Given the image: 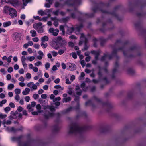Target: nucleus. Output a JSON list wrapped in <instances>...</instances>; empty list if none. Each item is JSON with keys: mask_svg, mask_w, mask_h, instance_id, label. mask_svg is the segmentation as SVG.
I'll return each instance as SVG.
<instances>
[{"mask_svg": "<svg viewBox=\"0 0 146 146\" xmlns=\"http://www.w3.org/2000/svg\"><path fill=\"white\" fill-rule=\"evenodd\" d=\"M7 115L6 114L0 113V119H4L7 117Z\"/></svg>", "mask_w": 146, "mask_h": 146, "instance_id": "cd10ccee", "label": "nucleus"}, {"mask_svg": "<svg viewBox=\"0 0 146 146\" xmlns=\"http://www.w3.org/2000/svg\"><path fill=\"white\" fill-rule=\"evenodd\" d=\"M32 40L34 42H37L38 41L39 39L37 37H36L33 38Z\"/></svg>", "mask_w": 146, "mask_h": 146, "instance_id": "09e8293b", "label": "nucleus"}, {"mask_svg": "<svg viewBox=\"0 0 146 146\" xmlns=\"http://www.w3.org/2000/svg\"><path fill=\"white\" fill-rule=\"evenodd\" d=\"M49 109H50V110L51 111H55V108L52 106H49Z\"/></svg>", "mask_w": 146, "mask_h": 146, "instance_id": "4d7b16f0", "label": "nucleus"}, {"mask_svg": "<svg viewBox=\"0 0 146 146\" xmlns=\"http://www.w3.org/2000/svg\"><path fill=\"white\" fill-rule=\"evenodd\" d=\"M80 63L82 67H84L86 65V63L84 60H82L80 61Z\"/></svg>", "mask_w": 146, "mask_h": 146, "instance_id": "ea45409f", "label": "nucleus"}, {"mask_svg": "<svg viewBox=\"0 0 146 146\" xmlns=\"http://www.w3.org/2000/svg\"><path fill=\"white\" fill-rule=\"evenodd\" d=\"M33 97L36 100L38 98L39 95L37 94H35L33 95Z\"/></svg>", "mask_w": 146, "mask_h": 146, "instance_id": "a19ab883", "label": "nucleus"}, {"mask_svg": "<svg viewBox=\"0 0 146 146\" xmlns=\"http://www.w3.org/2000/svg\"><path fill=\"white\" fill-rule=\"evenodd\" d=\"M12 57V56H10L8 57L7 58V62H8L10 63L11 62Z\"/></svg>", "mask_w": 146, "mask_h": 146, "instance_id": "338daca9", "label": "nucleus"}, {"mask_svg": "<svg viewBox=\"0 0 146 146\" xmlns=\"http://www.w3.org/2000/svg\"><path fill=\"white\" fill-rule=\"evenodd\" d=\"M74 30V29L73 27H68L67 31V33L70 34L73 32Z\"/></svg>", "mask_w": 146, "mask_h": 146, "instance_id": "dca6fc26", "label": "nucleus"}, {"mask_svg": "<svg viewBox=\"0 0 146 146\" xmlns=\"http://www.w3.org/2000/svg\"><path fill=\"white\" fill-rule=\"evenodd\" d=\"M50 64L48 62L46 63L45 65V67L46 70L48 69L50 67Z\"/></svg>", "mask_w": 146, "mask_h": 146, "instance_id": "4c0bfd02", "label": "nucleus"}, {"mask_svg": "<svg viewBox=\"0 0 146 146\" xmlns=\"http://www.w3.org/2000/svg\"><path fill=\"white\" fill-rule=\"evenodd\" d=\"M51 53H52V55L54 57L56 56L58 54V53L54 51H52L51 52Z\"/></svg>", "mask_w": 146, "mask_h": 146, "instance_id": "a18cd8bd", "label": "nucleus"}, {"mask_svg": "<svg viewBox=\"0 0 146 146\" xmlns=\"http://www.w3.org/2000/svg\"><path fill=\"white\" fill-rule=\"evenodd\" d=\"M82 27V25H80L79 26H78L77 27L76 29V33L77 34H79V32L80 31V30L81 28Z\"/></svg>", "mask_w": 146, "mask_h": 146, "instance_id": "4be33fe9", "label": "nucleus"}, {"mask_svg": "<svg viewBox=\"0 0 146 146\" xmlns=\"http://www.w3.org/2000/svg\"><path fill=\"white\" fill-rule=\"evenodd\" d=\"M30 91V89L28 88H26L25 90L22 92V94L24 95H27L28 94Z\"/></svg>", "mask_w": 146, "mask_h": 146, "instance_id": "4468645a", "label": "nucleus"}, {"mask_svg": "<svg viewBox=\"0 0 146 146\" xmlns=\"http://www.w3.org/2000/svg\"><path fill=\"white\" fill-rule=\"evenodd\" d=\"M61 99V98L60 97H56L55 98L54 100H53V101L54 102H55V101H57V100H60Z\"/></svg>", "mask_w": 146, "mask_h": 146, "instance_id": "0e129e2a", "label": "nucleus"}, {"mask_svg": "<svg viewBox=\"0 0 146 146\" xmlns=\"http://www.w3.org/2000/svg\"><path fill=\"white\" fill-rule=\"evenodd\" d=\"M49 31L50 33H52L53 36H56L58 35V33L59 32V30L57 29H54L53 28H50L49 29Z\"/></svg>", "mask_w": 146, "mask_h": 146, "instance_id": "7ed1b4c3", "label": "nucleus"}, {"mask_svg": "<svg viewBox=\"0 0 146 146\" xmlns=\"http://www.w3.org/2000/svg\"><path fill=\"white\" fill-rule=\"evenodd\" d=\"M69 38L71 39H77V37H76L74 35H72L71 36H70L69 37Z\"/></svg>", "mask_w": 146, "mask_h": 146, "instance_id": "13d9d810", "label": "nucleus"}, {"mask_svg": "<svg viewBox=\"0 0 146 146\" xmlns=\"http://www.w3.org/2000/svg\"><path fill=\"white\" fill-rule=\"evenodd\" d=\"M69 68L68 69L70 70H75L76 69V65L73 63H70L68 64Z\"/></svg>", "mask_w": 146, "mask_h": 146, "instance_id": "6e6552de", "label": "nucleus"}, {"mask_svg": "<svg viewBox=\"0 0 146 146\" xmlns=\"http://www.w3.org/2000/svg\"><path fill=\"white\" fill-rule=\"evenodd\" d=\"M30 33L31 34V36L32 37H35L37 36L36 32L34 30H31L30 31Z\"/></svg>", "mask_w": 146, "mask_h": 146, "instance_id": "a211bd4d", "label": "nucleus"}, {"mask_svg": "<svg viewBox=\"0 0 146 146\" xmlns=\"http://www.w3.org/2000/svg\"><path fill=\"white\" fill-rule=\"evenodd\" d=\"M11 24V22L10 21L5 22L3 23V26L4 27H6L10 26Z\"/></svg>", "mask_w": 146, "mask_h": 146, "instance_id": "412c9836", "label": "nucleus"}, {"mask_svg": "<svg viewBox=\"0 0 146 146\" xmlns=\"http://www.w3.org/2000/svg\"><path fill=\"white\" fill-rule=\"evenodd\" d=\"M42 23L41 22L35 23L33 25V27L35 30H37L43 27V26H42Z\"/></svg>", "mask_w": 146, "mask_h": 146, "instance_id": "423d86ee", "label": "nucleus"}, {"mask_svg": "<svg viewBox=\"0 0 146 146\" xmlns=\"http://www.w3.org/2000/svg\"><path fill=\"white\" fill-rule=\"evenodd\" d=\"M18 114V113L17 111H15V112H14L13 111H12L11 112V114L13 116H15L17 114Z\"/></svg>", "mask_w": 146, "mask_h": 146, "instance_id": "79ce46f5", "label": "nucleus"}, {"mask_svg": "<svg viewBox=\"0 0 146 146\" xmlns=\"http://www.w3.org/2000/svg\"><path fill=\"white\" fill-rule=\"evenodd\" d=\"M7 102V100L4 99L2 101H0V107H2L3 105L6 103Z\"/></svg>", "mask_w": 146, "mask_h": 146, "instance_id": "c85d7f7f", "label": "nucleus"}, {"mask_svg": "<svg viewBox=\"0 0 146 146\" xmlns=\"http://www.w3.org/2000/svg\"><path fill=\"white\" fill-rule=\"evenodd\" d=\"M62 48H63L62 49H60L58 51V52L60 55H61L63 54L66 50V47L64 46Z\"/></svg>", "mask_w": 146, "mask_h": 146, "instance_id": "f3484780", "label": "nucleus"}, {"mask_svg": "<svg viewBox=\"0 0 146 146\" xmlns=\"http://www.w3.org/2000/svg\"><path fill=\"white\" fill-rule=\"evenodd\" d=\"M33 18L35 20H38L40 21H42V19L40 18L39 16H34Z\"/></svg>", "mask_w": 146, "mask_h": 146, "instance_id": "de8ad7c7", "label": "nucleus"}, {"mask_svg": "<svg viewBox=\"0 0 146 146\" xmlns=\"http://www.w3.org/2000/svg\"><path fill=\"white\" fill-rule=\"evenodd\" d=\"M71 100V98L70 97H68L67 98H64L63 99L62 102H67L70 101Z\"/></svg>", "mask_w": 146, "mask_h": 146, "instance_id": "393cba45", "label": "nucleus"}, {"mask_svg": "<svg viewBox=\"0 0 146 146\" xmlns=\"http://www.w3.org/2000/svg\"><path fill=\"white\" fill-rule=\"evenodd\" d=\"M36 108L37 110V112L39 113H41L43 112V111L41 110V105L39 104H38L36 106Z\"/></svg>", "mask_w": 146, "mask_h": 146, "instance_id": "9b49d317", "label": "nucleus"}, {"mask_svg": "<svg viewBox=\"0 0 146 146\" xmlns=\"http://www.w3.org/2000/svg\"><path fill=\"white\" fill-rule=\"evenodd\" d=\"M10 3L13 6L16 7L19 6L21 2L19 0H11Z\"/></svg>", "mask_w": 146, "mask_h": 146, "instance_id": "39448f33", "label": "nucleus"}, {"mask_svg": "<svg viewBox=\"0 0 146 146\" xmlns=\"http://www.w3.org/2000/svg\"><path fill=\"white\" fill-rule=\"evenodd\" d=\"M75 90L77 95L79 96L81 95L82 91L78 84L76 85V86Z\"/></svg>", "mask_w": 146, "mask_h": 146, "instance_id": "0eeeda50", "label": "nucleus"}, {"mask_svg": "<svg viewBox=\"0 0 146 146\" xmlns=\"http://www.w3.org/2000/svg\"><path fill=\"white\" fill-rule=\"evenodd\" d=\"M69 20L68 17H66L65 18H63L62 19V21L64 22H67Z\"/></svg>", "mask_w": 146, "mask_h": 146, "instance_id": "5fc2aeb1", "label": "nucleus"}, {"mask_svg": "<svg viewBox=\"0 0 146 146\" xmlns=\"http://www.w3.org/2000/svg\"><path fill=\"white\" fill-rule=\"evenodd\" d=\"M9 14L12 18H13L17 16V12L16 10L13 8H11L9 11Z\"/></svg>", "mask_w": 146, "mask_h": 146, "instance_id": "f03ea898", "label": "nucleus"}, {"mask_svg": "<svg viewBox=\"0 0 146 146\" xmlns=\"http://www.w3.org/2000/svg\"><path fill=\"white\" fill-rule=\"evenodd\" d=\"M54 88L55 89H60V90L59 92L60 91V90H62L64 89L63 87H61V86L60 85H56L54 86Z\"/></svg>", "mask_w": 146, "mask_h": 146, "instance_id": "2f4dec72", "label": "nucleus"}, {"mask_svg": "<svg viewBox=\"0 0 146 146\" xmlns=\"http://www.w3.org/2000/svg\"><path fill=\"white\" fill-rule=\"evenodd\" d=\"M9 106L12 108H14L15 107V105L12 102H10L9 104Z\"/></svg>", "mask_w": 146, "mask_h": 146, "instance_id": "6e6d98bb", "label": "nucleus"}, {"mask_svg": "<svg viewBox=\"0 0 146 146\" xmlns=\"http://www.w3.org/2000/svg\"><path fill=\"white\" fill-rule=\"evenodd\" d=\"M42 64V62L40 61H38L37 62L35 63L34 65L35 66H38Z\"/></svg>", "mask_w": 146, "mask_h": 146, "instance_id": "c9c22d12", "label": "nucleus"}, {"mask_svg": "<svg viewBox=\"0 0 146 146\" xmlns=\"http://www.w3.org/2000/svg\"><path fill=\"white\" fill-rule=\"evenodd\" d=\"M26 78L28 79H30L31 78V75L30 73H28L26 74Z\"/></svg>", "mask_w": 146, "mask_h": 146, "instance_id": "680f3d73", "label": "nucleus"}, {"mask_svg": "<svg viewBox=\"0 0 146 146\" xmlns=\"http://www.w3.org/2000/svg\"><path fill=\"white\" fill-rule=\"evenodd\" d=\"M15 93L16 94H19L21 92V90L19 89H16L15 90Z\"/></svg>", "mask_w": 146, "mask_h": 146, "instance_id": "f704fd0d", "label": "nucleus"}, {"mask_svg": "<svg viewBox=\"0 0 146 146\" xmlns=\"http://www.w3.org/2000/svg\"><path fill=\"white\" fill-rule=\"evenodd\" d=\"M13 68L11 67H9L7 69L8 71L10 73H11V72H12L13 71Z\"/></svg>", "mask_w": 146, "mask_h": 146, "instance_id": "864d4df0", "label": "nucleus"}, {"mask_svg": "<svg viewBox=\"0 0 146 146\" xmlns=\"http://www.w3.org/2000/svg\"><path fill=\"white\" fill-rule=\"evenodd\" d=\"M108 59H110L111 58V56H108L107 55H104V56L102 57L101 60L102 61L104 60L105 58Z\"/></svg>", "mask_w": 146, "mask_h": 146, "instance_id": "aec40b11", "label": "nucleus"}, {"mask_svg": "<svg viewBox=\"0 0 146 146\" xmlns=\"http://www.w3.org/2000/svg\"><path fill=\"white\" fill-rule=\"evenodd\" d=\"M23 108L19 106L17 108V110L19 112H21L23 110Z\"/></svg>", "mask_w": 146, "mask_h": 146, "instance_id": "3c124183", "label": "nucleus"}, {"mask_svg": "<svg viewBox=\"0 0 146 146\" xmlns=\"http://www.w3.org/2000/svg\"><path fill=\"white\" fill-rule=\"evenodd\" d=\"M15 99L17 101H18L20 99V96L18 94H16L15 96Z\"/></svg>", "mask_w": 146, "mask_h": 146, "instance_id": "e2e57ef3", "label": "nucleus"}, {"mask_svg": "<svg viewBox=\"0 0 146 146\" xmlns=\"http://www.w3.org/2000/svg\"><path fill=\"white\" fill-rule=\"evenodd\" d=\"M26 59V58L25 56H22L21 58V60L22 63L25 62Z\"/></svg>", "mask_w": 146, "mask_h": 146, "instance_id": "052dcab7", "label": "nucleus"}, {"mask_svg": "<svg viewBox=\"0 0 146 146\" xmlns=\"http://www.w3.org/2000/svg\"><path fill=\"white\" fill-rule=\"evenodd\" d=\"M11 9V8H10L9 7L7 6H5L4 8V12L5 13H7L8 11H9L10 10V9Z\"/></svg>", "mask_w": 146, "mask_h": 146, "instance_id": "a878e982", "label": "nucleus"}, {"mask_svg": "<svg viewBox=\"0 0 146 146\" xmlns=\"http://www.w3.org/2000/svg\"><path fill=\"white\" fill-rule=\"evenodd\" d=\"M5 95L3 93H1L0 94V98L1 99H3L5 98Z\"/></svg>", "mask_w": 146, "mask_h": 146, "instance_id": "774afa93", "label": "nucleus"}, {"mask_svg": "<svg viewBox=\"0 0 146 146\" xmlns=\"http://www.w3.org/2000/svg\"><path fill=\"white\" fill-rule=\"evenodd\" d=\"M90 59L91 57L90 56H88L85 58V60L86 62H88L90 60Z\"/></svg>", "mask_w": 146, "mask_h": 146, "instance_id": "bf43d9fd", "label": "nucleus"}, {"mask_svg": "<svg viewBox=\"0 0 146 146\" xmlns=\"http://www.w3.org/2000/svg\"><path fill=\"white\" fill-rule=\"evenodd\" d=\"M48 40V38L46 36H45L41 38L42 42H44L45 41H47Z\"/></svg>", "mask_w": 146, "mask_h": 146, "instance_id": "6ab92c4d", "label": "nucleus"}, {"mask_svg": "<svg viewBox=\"0 0 146 146\" xmlns=\"http://www.w3.org/2000/svg\"><path fill=\"white\" fill-rule=\"evenodd\" d=\"M38 14L41 15L42 16L45 15L47 14L45 11H43L42 10H40L38 12Z\"/></svg>", "mask_w": 146, "mask_h": 146, "instance_id": "5701e85b", "label": "nucleus"}, {"mask_svg": "<svg viewBox=\"0 0 146 146\" xmlns=\"http://www.w3.org/2000/svg\"><path fill=\"white\" fill-rule=\"evenodd\" d=\"M23 4V8H24V6H26L28 2H30L31 0H22Z\"/></svg>", "mask_w": 146, "mask_h": 146, "instance_id": "bb28decb", "label": "nucleus"}, {"mask_svg": "<svg viewBox=\"0 0 146 146\" xmlns=\"http://www.w3.org/2000/svg\"><path fill=\"white\" fill-rule=\"evenodd\" d=\"M31 107L30 104H29L27 106V108L29 110V111H31L33 110Z\"/></svg>", "mask_w": 146, "mask_h": 146, "instance_id": "e433bc0d", "label": "nucleus"}, {"mask_svg": "<svg viewBox=\"0 0 146 146\" xmlns=\"http://www.w3.org/2000/svg\"><path fill=\"white\" fill-rule=\"evenodd\" d=\"M60 29L62 32V34L64 35L65 34V31L64 26L60 25Z\"/></svg>", "mask_w": 146, "mask_h": 146, "instance_id": "b1692460", "label": "nucleus"}, {"mask_svg": "<svg viewBox=\"0 0 146 146\" xmlns=\"http://www.w3.org/2000/svg\"><path fill=\"white\" fill-rule=\"evenodd\" d=\"M80 39L81 40L80 41L79 43V45H81L84 42H85V38H86L84 37V35L83 33L81 34V36L80 37Z\"/></svg>", "mask_w": 146, "mask_h": 146, "instance_id": "1a4fd4ad", "label": "nucleus"}, {"mask_svg": "<svg viewBox=\"0 0 146 146\" xmlns=\"http://www.w3.org/2000/svg\"><path fill=\"white\" fill-rule=\"evenodd\" d=\"M84 129L80 127L77 124H74L70 125L69 129V133L70 134H76L81 132Z\"/></svg>", "mask_w": 146, "mask_h": 146, "instance_id": "f257e3e1", "label": "nucleus"}, {"mask_svg": "<svg viewBox=\"0 0 146 146\" xmlns=\"http://www.w3.org/2000/svg\"><path fill=\"white\" fill-rule=\"evenodd\" d=\"M67 42L64 39L62 40L60 43V46L61 48H63L64 46L66 47L67 44Z\"/></svg>", "mask_w": 146, "mask_h": 146, "instance_id": "9d476101", "label": "nucleus"}, {"mask_svg": "<svg viewBox=\"0 0 146 146\" xmlns=\"http://www.w3.org/2000/svg\"><path fill=\"white\" fill-rule=\"evenodd\" d=\"M44 42H41V46L43 47L44 48H45L48 46V44L47 43L44 44Z\"/></svg>", "mask_w": 146, "mask_h": 146, "instance_id": "37998d69", "label": "nucleus"}, {"mask_svg": "<svg viewBox=\"0 0 146 146\" xmlns=\"http://www.w3.org/2000/svg\"><path fill=\"white\" fill-rule=\"evenodd\" d=\"M33 71L35 72H37L38 71V69L36 67H34L32 69Z\"/></svg>", "mask_w": 146, "mask_h": 146, "instance_id": "8fccbe9b", "label": "nucleus"}, {"mask_svg": "<svg viewBox=\"0 0 146 146\" xmlns=\"http://www.w3.org/2000/svg\"><path fill=\"white\" fill-rule=\"evenodd\" d=\"M27 86L29 87L31 90H36L37 88V85L34 84L33 82L28 83L27 84Z\"/></svg>", "mask_w": 146, "mask_h": 146, "instance_id": "20e7f679", "label": "nucleus"}, {"mask_svg": "<svg viewBox=\"0 0 146 146\" xmlns=\"http://www.w3.org/2000/svg\"><path fill=\"white\" fill-rule=\"evenodd\" d=\"M38 53L40 55L38 56L37 57V58L39 60L42 59L44 55L43 53L41 51H39L38 52Z\"/></svg>", "mask_w": 146, "mask_h": 146, "instance_id": "f8f14e48", "label": "nucleus"}, {"mask_svg": "<svg viewBox=\"0 0 146 146\" xmlns=\"http://www.w3.org/2000/svg\"><path fill=\"white\" fill-rule=\"evenodd\" d=\"M11 123V122L10 120H7L6 121L4 122L3 124H6L7 125H10Z\"/></svg>", "mask_w": 146, "mask_h": 146, "instance_id": "49530a36", "label": "nucleus"}, {"mask_svg": "<svg viewBox=\"0 0 146 146\" xmlns=\"http://www.w3.org/2000/svg\"><path fill=\"white\" fill-rule=\"evenodd\" d=\"M68 45L69 46L73 47L74 45V44L71 42H68Z\"/></svg>", "mask_w": 146, "mask_h": 146, "instance_id": "69168bd1", "label": "nucleus"}, {"mask_svg": "<svg viewBox=\"0 0 146 146\" xmlns=\"http://www.w3.org/2000/svg\"><path fill=\"white\" fill-rule=\"evenodd\" d=\"M25 99L26 102H28L29 101L30 97L29 96H27L25 98Z\"/></svg>", "mask_w": 146, "mask_h": 146, "instance_id": "603ef678", "label": "nucleus"}, {"mask_svg": "<svg viewBox=\"0 0 146 146\" xmlns=\"http://www.w3.org/2000/svg\"><path fill=\"white\" fill-rule=\"evenodd\" d=\"M73 91V90L72 88H69L67 92L69 94L71 95L72 94Z\"/></svg>", "mask_w": 146, "mask_h": 146, "instance_id": "72a5a7b5", "label": "nucleus"}, {"mask_svg": "<svg viewBox=\"0 0 146 146\" xmlns=\"http://www.w3.org/2000/svg\"><path fill=\"white\" fill-rule=\"evenodd\" d=\"M85 46L83 49H82V51H84L85 50H87L88 48V47L87 46L86 43L87 42L88 40L86 38H85Z\"/></svg>", "mask_w": 146, "mask_h": 146, "instance_id": "2eb2a0df", "label": "nucleus"}, {"mask_svg": "<svg viewBox=\"0 0 146 146\" xmlns=\"http://www.w3.org/2000/svg\"><path fill=\"white\" fill-rule=\"evenodd\" d=\"M35 59V57L34 56H31L28 57L27 58V60H29L30 61H32Z\"/></svg>", "mask_w": 146, "mask_h": 146, "instance_id": "c756f323", "label": "nucleus"}, {"mask_svg": "<svg viewBox=\"0 0 146 146\" xmlns=\"http://www.w3.org/2000/svg\"><path fill=\"white\" fill-rule=\"evenodd\" d=\"M11 108L9 107L8 106L5 108L4 110L6 113H7L11 110Z\"/></svg>", "mask_w": 146, "mask_h": 146, "instance_id": "473e14b6", "label": "nucleus"}, {"mask_svg": "<svg viewBox=\"0 0 146 146\" xmlns=\"http://www.w3.org/2000/svg\"><path fill=\"white\" fill-rule=\"evenodd\" d=\"M14 86L12 84H9L8 86V89L9 90H11L14 87Z\"/></svg>", "mask_w": 146, "mask_h": 146, "instance_id": "7c9ffc66", "label": "nucleus"}, {"mask_svg": "<svg viewBox=\"0 0 146 146\" xmlns=\"http://www.w3.org/2000/svg\"><path fill=\"white\" fill-rule=\"evenodd\" d=\"M43 27H41L40 29H39L38 30H37L38 32L40 33H42L44 32V29L42 28Z\"/></svg>", "mask_w": 146, "mask_h": 146, "instance_id": "58836bf2", "label": "nucleus"}, {"mask_svg": "<svg viewBox=\"0 0 146 146\" xmlns=\"http://www.w3.org/2000/svg\"><path fill=\"white\" fill-rule=\"evenodd\" d=\"M54 25L56 27H57L58 25V19L55 20L53 23Z\"/></svg>", "mask_w": 146, "mask_h": 146, "instance_id": "c03bdc74", "label": "nucleus"}, {"mask_svg": "<svg viewBox=\"0 0 146 146\" xmlns=\"http://www.w3.org/2000/svg\"><path fill=\"white\" fill-rule=\"evenodd\" d=\"M63 39L61 36H58L55 39V42L56 43H60Z\"/></svg>", "mask_w": 146, "mask_h": 146, "instance_id": "ddd939ff", "label": "nucleus"}]
</instances>
